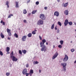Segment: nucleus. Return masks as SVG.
Wrapping results in <instances>:
<instances>
[{"label":"nucleus","instance_id":"41","mask_svg":"<svg viewBox=\"0 0 76 76\" xmlns=\"http://www.w3.org/2000/svg\"><path fill=\"white\" fill-rule=\"evenodd\" d=\"M57 33H59V32H60V31H59V29H57Z\"/></svg>","mask_w":76,"mask_h":76},{"label":"nucleus","instance_id":"42","mask_svg":"<svg viewBox=\"0 0 76 76\" xmlns=\"http://www.w3.org/2000/svg\"><path fill=\"white\" fill-rule=\"evenodd\" d=\"M23 22H24V23H26V20H23Z\"/></svg>","mask_w":76,"mask_h":76},{"label":"nucleus","instance_id":"27","mask_svg":"<svg viewBox=\"0 0 76 76\" xmlns=\"http://www.w3.org/2000/svg\"><path fill=\"white\" fill-rule=\"evenodd\" d=\"M30 73H31V74H33L34 73V71L32 69L30 70Z\"/></svg>","mask_w":76,"mask_h":76},{"label":"nucleus","instance_id":"59","mask_svg":"<svg viewBox=\"0 0 76 76\" xmlns=\"http://www.w3.org/2000/svg\"><path fill=\"white\" fill-rule=\"evenodd\" d=\"M72 41H71V43H72Z\"/></svg>","mask_w":76,"mask_h":76},{"label":"nucleus","instance_id":"16","mask_svg":"<svg viewBox=\"0 0 76 76\" xmlns=\"http://www.w3.org/2000/svg\"><path fill=\"white\" fill-rule=\"evenodd\" d=\"M37 30L36 29H35L34 31L32 32V34L33 35H35V34H36V32H37Z\"/></svg>","mask_w":76,"mask_h":76},{"label":"nucleus","instance_id":"52","mask_svg":"<svg viewBox=\"0 0 76 76\" xmlns=\"http://www.w3.org/2000/svg\"><path fill=\"white\" fill-rule=\"evenodd\" d=\"M57 1H58V2H60V0H57Z\"/></svg>","mask_w":76,"mask_h":76},{"label":"nucleus","instance_id":"4","mask_svg":"<svg viewBox=\"0 0 76 76\" xmlns=\"http://www.w3.org/2000/svg\"><path fill=\"white\" fill-rule=\"evenodd\" d=\"M43 23L44 21L41 19H40L39 20L37 23V24L39 25H43Z\"/></svg>","mask_w":76,"mask_h":76},{"label":"nucleus","instance_id":"56","mask_svg":"<svg viewBox=\"0 0 76 76\" xmlns=\"http://www.w3.org/2000/svg\"><path fill=\"white\" fill-rule=\"evenodd\" d=\"M46 45H48V42H46Z\"/></svg>","mask_w":76,"mask_h":76},{"label":"nucleus","instance_id":"47","mask_svg":"<svg viewBox=\"0 0 76 76\" xmlns=\"http://www.w3.org/2000/svg\"><path fill=\"white\" fill-rule=\"evenodd\" d=\"M26 76H29V73L28 74H26Z\"/></svg>","mask_w":76,"mask_h":76},{"label":"nucleus","instance_id":"22","mask_svg":"<svg viewBox=\"0 0 76 76\" xmlns=\"http://www.w3.org/2000/svg\"><path fill=\"white\" fill-rule=\"evenodd\" d=\"M27 36L29 37H32V34L31 33L28 34L27 35Z\"/></svg>","mask_w":76,"mask_h":76},{"label":"nucleus","instance_id":"53","mask_svg":"<svg viewBox=\"0 0 76 76\" xmlns=\"http://www.w3.org/2000/svg\"><path fill=\"white\" fill-rule=\"evenodd\" d=\"M7 5L8 7L9 8V5Z\"/></svg>","mask_w":76,"mask_h":76},{"label":"nucleus","instance_id":"44","mask_svg":"<svg viewBox=\"0 0 76 76\" xmlns=\"http://www.w3.org/2000/svg\"><path fill=\"white\" fill-rule=\"evenodd\" d=\"M35 64H38L39 63V62L37 61H36L35 63Z\"/></svg>","mask_w":76,"mask_h":76},{"label":"nucleus","instance_id":"15","mask_svg":"<svg viewBox=\"0 0 76 76\" xmlns=\"http://www.w3.org/2000/svg\"><path fill=\"white\" fill-rule=\"evenodd\" d=\"M10 57L11 58H12V57H13V51H12V52L10 54Z\"/></svg>","mask_w":76,"mask_h":76},{"label":"nucleus","instance_id":"24","mask_svg":"<svg viewBox=\"0 0 76 76\" xmlns=\"http://www.w3.org/2000/svg\"><path fill=\"white\" fill-rule=\"evenodd\" d=\"M14 37H15L16 38H18V35L16 33H15L14 35Z\"/></svg>","mask_w":76,"mask_h":76},{"label":"nucleus","instance_id":"49","mask_svg":"<svg viewBox=\"0 0 76 76\" xmlns=\"http://www.w3.org/2000/svg\"><path fill=\"white\" fill-rule=\"evenodd\" d=\"M8 39L9 40H10V38L8 37Z\"/></svg>","mask_w":76,"mask_h":76},{"label":"nucleus","instance_id":"29","mask_svg":"<svg viewBox=\"0 0 76 76\" xmlns=\"http://www.w3.org/2000/svg\"><path fill=\"white\" fill-rule=\"evenodd\" d=\"M69 24V25H72L73 24V23H72V21H70L69 22H68Z\"/></svg>","mask_w":76,"mask_h":76},{"label":"nucleus","instance_id":"26","mask_svg":"<svg viewBox=\"0 0 76 76\" xmlns=\"http://www.w3.org/2000/svg\"><path fill=\"white\" fill-rule=\"evenodd\" d=\"M54 24H53L52 25L51 27V29H54Z\"/></svg>","mask_w":76,"mask_h":76},{"label":"nucleus","instance_id":"28","mask_svg":"<svg viewBox=\"0 0 76 76\" xmlns=\"http://www.w3.org/2000/svg\"><path fill=\"white\" fill-rule=\"evenodd\" d=\"M58 25H59V26H61V22H60L58 21Z\"/></svg>","mask_w":76,"mask_h":76},{"label":"nucleus","instance_id":"51","mask_svg":"<svg viewBox=\"0 0 76 76\" xmlns=\"http://www.w3.org/2000/svg\"><path fill=\"white\" fill-rule=\"evenodd\" d=\"M29 74L30 75V76H32V74H31V73H29Z\"/></svg>","mask_w":76,"mask_h":76},{"label":"nucleus","instance_id":"2","mask_svg":"<svg viewBox=\"0 0 76 76\" xmlns=\"http://www.w3.org/2000/svg\"><path fill=\"white\" fill-rule=\"evenodd\" d=\"M61 65L62 66H63V69H63V71L64 72H66V66H67V63L66 62H64L63 63H61Z\"/></svg>","mask_w":76,"mask_h":76},{"label":"nucleus","instance_id":"10","mask_svg":"<svg viewBox=\"0 0 76 76\" xmlns=\"http://www.w3.org/2000/svg\"><path fill=\"white\" fill-rule=\"evenodd\" d=\"M68 23H69V21L68 20H66L64 22V24L65 26H67V25H68Z\"/></svg>","mask_w":76,"mask_h":76},{"label":"nucleus","instance_id":"21","mask_svg":"<svg viewBox=\"0 0 76 76\" xmlns=\"http://www.w3.org/2000/svg\"><path fill=\"white\" fill-rule=\"evenodd\" d=\"M22 51L23 53V54H25L26 53V52H27V51H26V50H22Z\"/></svg>","mask_w":76,"mask_h":76},{"label":"nucleus","instance_id":"33","mask_svg":"<svg viewBox=\"0 0 76 76\" xmlns=\"http://www.w3.org/2000/svg\"><path fill=\"white\" fill-rule=\"evenodd\" d=\"M8 35L9 36H12V33L11 32H10L9 33H8Z\"/></svg>","mask_w":76,"mask_h":76},{"label":"nucleus","instance_id":"31","mask_svg":"<svg viewBox=\"0 0 76 76\" xmlns=\"http://www.w3.org/2000/svg\"><path fill=\"white\" fill-rule=\"evenodd\" d=\"M0 55L1 56L3 55V53L1 50H0Z\"/></svg>","mask_w":76,"mask_h":76},{"label":"nucleus","instance_id":"50","mask_svg":"<svg viewBox=\"0 0 76 76\" xmlns=\"http://www.w3.org/2000/svg\"><path fill=\"white\" fill-rule=\"evenodd\" d=\"M31 15V13H29L28 14V16H30V15Z\"/></svg>","mask_w":76,"mask_h":76},{"label":"nucleus","instance_id":"3","mask_svg":"<svg viewBox=\"0 0 76 76\" xmlns=\"http://www.w3.org/2000/svg\"><path fill=\"white\" fill-rule=\"evenodd\" d=\"M39 18H41L42 20H45L46 18L45 15H44L43 14H40L39 15Z\"/></svg>","mask_w":76,"mask_h":76},{"label":"nucleus","instance_id":"20","mask_svg":"<svg viewBox=\"0 0 76 76\" xmlns=\"http://www.w3.org/2000/svg\"><path fill=\"white\" fill-rule=\"evenodd\" d=\"M10 50V48L9 47H7L6 49V51L7 52H9Z\"/></svg>","mask_w":76,"mask_h":76},{"label":"nucleus","instance_id":"6","mask_svg":"<svg viewBox=\"0 0 76 76\" xmlns=\"http://www.w3.org/2000/svg\"><path fill=\"white\" fill-rule=\"evenodd\" d=\"M65 57L63 59V61L64 62L67 61L68 60V59H69V57H68V56H67V55H65Z\"/></svg>","mask_w":76,"mask_h":76},{"label":"nucleus","instance_id":"35","mask_svg":"<svg viewBox=\"0 0 76 76\" xmlns=\"http://www.w3.org/2000/svg\"><path fill=\"white\" fill-rule=\"evenodd\" d=\"M58 47H59V48H62V46L61 45H59L58 46Z\"/></svg>","mask_w":76,"mask_h":76},{"label":"nucleus","instance_id":"7","mask_svg":"<svg viewBox=\"0 0 76 76\" xmlns=\"http://www.w3.org/2000/svg\"><path fill=\"white\" fill-rule=\"evenodd\" d=\"M58 53L57 52L56 53H55V54L52 57V59L53 60H54V59H55L58 56Z\"/></svg>","mask_w":76,"mask_h":76},{"label":"nucleus","instance_id":"11","mask_svg":"<svg viewBox=\"0 0 76 76\" xmlns=\"http://www.w3.org/2000/svg\"><path fill=\"white\" fill-rule=\"evenodd\" d=\"M54 15L57 17L58 16H59V12L58 11H55L54 13Z\"/></svg>","mask_w":76,"mask_h":76},{"label":"nucleus","instance_id":"37","mask_svg":"<svg viewBox=\"0 0 76 76\" xmlns=\"http://www.w3.org/2000/svg\"><path fill=\"white\" fill-rule=\"evenodd\" d=\"M9 1H7L6 2V5H9Z\"/></svg>","mask_w":76,"mask_h":76},{"label":"nucleus","instance_id":"32","mask_svg":"<svg viewBox=\"0 0 76 76\" xmlns=\"http://www.w3.org/2000/svg\"><path fill=\"white\" fill-rule=\"evenodd\" d=\"M11 16H13V14H10L8 16V18H11Z\"/></svg>","mask_w":76,"mask_h":76},{"label":"nucleus","instance_id":"61","mask_svg":"<svg viewBox=\"0 0 76 76\" xmlns=\"http://www.w3.org/2000/svg\"><path fill=\"white\" fill-rule=\"evenodd\" d=\"M57 39H58V38H57Z\"/></svg>","mask_w":76,"mask_h":76},{"label":"nucleus","instance_id":"18","mask_svg":"<svg viewBox=\"0 0 76 76\" xmlns=\"http://www.w3.org/2000/svg\"><path fill=\"white\" fill-rule=\"evenodd\" d=\"M37 12V10H34L32 12V14H35V13H36Z\"/></svg>","mask_w":76,"mask_h":76},{"label":"nucleus","instance_id":"39","mask_svg":"<svg viewBox=\"0 0 76 76\" xmlns=\"http://www.w3.org/2000/svg\"><path fill=\"white\" fill-rule=\"evenodd\" d=\"M36 4L37 5H38L39 4V1H37L36 2Z\"/></svg>","mask_w":76,"mask_h":76},{"label":"nucleus","instance_id":"43","mask_svg":"<svg viewBox=\"0 0 76 76\" xmlns=\"http://www.w3.org/2000/svg\"><path fill=\"white\" fill-rule=\"evenodd\" d=\"M44 9H45V10H47V7H44Z\"/></svg>","mask_w":76,"mask_h":76},{"label":"nucleus","instance_id":"9","mask_svg":"<svg viewBox=\"0 0 76 76\" xmlns=\"http://www.w3.org/2000/svg\"><path fill=\"white\" fill-rule=\"evenodd\" d=\"M12 58V61H18V58H16V57L14 56H13Z\"/></svg>","mask_w":76,"mask_h":76},{"label":"nucleus","instance_id":"1","mask_svg":"<svg viewBox=\"0 0 76 76\" xmlns=\"http://www.w3.org/2000/svg\"><path fill=\"white\" fill-rule=\"evenodd\" d=\"M42 41L40 43V47H42L41 49L42 51H44V52H45L47 50V47L45 46V45H44V43L46 42V40L43 39L42 40Z\"/></svg>","mask_w":76,"mask_h":76},{"label":"nucleus","instance_id":"13","mask_svg":"<svg viewBox=\"0 0 76 76\" xmlns=\"http://www.w3.org/2000/svg\"><path fill=\"white\" fill-rule=\"evenodd\" d=\"M16 6L15 7L16 8H18L19 7V2H17L16 1L15 2Z\"/></svg>","mask_w":76,"mask_h":76},{"label":"nucleus","instance_id":"36","mask_svg":"<svg viewBox=\"0 0 76 76\" xmlns=\"http://www.w3.org/2000/svg\"><path fill=\"white\" fill-rule=\"evenodd\" d=\"M71 51L73 53V52H74L75 51V49H72L71 50Z\"/></svg>","mask_w":76,"mask_h":76},{"label":"nucleus","instance_id":"34","mask_svg":"<svg viewBox=\"0 0 76 76\" xmlns=\"http://www.w3.org/2000/svg\"><path fill=\"white\" fill-rule=\"evenodd\" d=\"M6 75L7 76H9L10 75V73L9 72H7L6 73Z\"/></svg>","mask_w":76,"mask_h":76},{"label":"nucleus","instance_id":"30","mask_svg":"<svg viewBox=\"0 0 76 76\" xmlns=\"http://www.w3.org/2000/svg\"><path fill=\"white\" fill-rule=\"evenodd\" d=\"M63 42H64L63 40L60 41V43L61 45H63Z\"/></svg>","mask_w":76,"mask_h":76},{"label":"nucleus","instance_id":"25","mask_svg":"<svg viewBox=\"0 0 76 76\" xmlns=\"http://www.w3.org/2000/svg\"><path fill=\"white\" fill-rule=\"evenodd\" d=\"M19 53L20 54V55H22V52L20 50H19Z\"/></svg>","mask_w":76,"mask_h":76},{"label":"nucleus","instance_id":"8","mask_svg":"<svg viewBox=\"0 0 76 76\" xmlns=\"http://www.w3.org/2000/svg\"><path fill=\"white\" fill-rule=\"evenodd\" d=\"M27 37V36H22V41H26V38Z\"/></svg>","mask_w":76,"mask_h":76},{"label":"nucleus","instance_id":"38","mask_svg":"<svg viewBox=\"0 0 76 76\" xmlns=\"http://www.w3.org/2000/svg\"><path fill=\"white\" fill-rule=\"evenodd\" d=\"M26 67H29V64H27L26 65Z\"/></svg>","mask_w":76,"mask_h":76},{"label":"nucleus","instance_id":"58","mask_svg":"<svg viewBox=\"0 0 76 76\" xmlns=\"http://www.w3.org/2000/svg\"><path fill=\"white\" fill-rule=\"evenodd\" d=\"M75 32H76V29L75 30Z\"/></svg>","mask_w":76,"mask_h":76},{"label":"nucleus","instance_id":"55","mask_svg":"<svg viewBox=\"0 0 76 76\" xmlns=\"http://www.w3.org/2000/svg\"><path fill=\"white\" fill-rule=\"evenodd\" d=\"M39 73H41V71H40V70H39Z\"/></svg>","mask_w":76,"mask_h":76},{"label":"nucleus","instance_id":"45","mask_svg":"<svg viewBox=\"0 0 76 76\" xmlns=\"http://www.w3.org/2000/svg\"><path fill=\"white\" fill-rule=\"evenodd\" d=\"M2 24L3 25H5V22H4L2 23Z\"/></svg>","mask_w":76,"mask_h":76},{"label":"nucleus","instance_id":"40","mask_svg":"<svg viewBox=\"0 0 76 76\" xmlns=\"http://www.w3.org/2000/svg\"><path fill=\"white\" fill-rule=\"evenodd\" d=\"M39 38L40 39V40H42V37H41V36H39Z\"/></svg>","mask_w":76,"mask_h":76},{"label":"nucleus","instance_id":"14","mask_svg":"<svg viewBox=\"0 0 76 76\" xmlns=\"http://www.w3.org/2000/svg\"><path fill=\"white\" fill-rule=\"evenodd\" d=\"M64 13L66 15H69V11L68 10H66L64 11Z\"/></svg>","mask_w":76,"mask_h":76},{"label":"nucleus","instance_id":"12","mask_svg":"<svg viewBox=\"0 0 76 76\" xmlns=\"http://www.w3.org/2000/svg\"><path fill=\"white\" fill-rule=\"evenodd\" d=\"M69 4V3L67 2L65 3H63L62 4L63 6L64 7H66Z\"/></svg>","mask_w":76,"mask_h":76},{"label":"nucleus","instance_id":"5","mask_svg":"<svg viewBox=\"0 0 76 76\" xmlns=\"http://www.w3.org/2000/svg\"><path fill=\"white\" fill-rule=\"evenodd\" d=\"M22 73L24 75H25L28 74V73H27V69L26 68L24 69L23 70Z\"/></svg>","mask_w":76,"mask_h":76},{"label":"nucleus","instance_id":"17","mask_svg":"<svg viewBox=\"0 0 76 76\" xmlns=\"http://www.w3.org/2000/svg\"><path fill=\"white\" fill-rule=\"evenodd\" d=\"M0 36L2 38H4V36L2 33H1L0 34Z\"/></svg>","mask_w":76,"mask_h":76},{"label":"nucleus","instance_id":"60","mask_svg":"<svg viewBox=\"0 0 76 76\" xmlns=\"http://www.w3.org/2000/svg\"><path fill=\"white\" fill-rule=\"evenodd\" d=\"M10 67H11V66H10Z\"/></svg>","mask_w":76,"mask_h":76},{"label":"nucleus","instance_id":"46","mask_svg":"<svg viewBox=\"0 0 76 76\" xmlns=\"http://www.w3.org/2000/svg\"><path fill=\"white\" fill-rule=\"evenodd\" d=\"M55 30H57V26H56L55 27Z\"/></svg>","mask_w":76,"mask_h":76},{"label":"nucleus","instance_id":"62","mask_svg":"<svg viewBox=\"0 0 76 76\" xmlns=\"http://www.w3.org/2000/svg\"><path fill=\"white\" fill-rule=\"evenodd\" d=\"M11 66H12V64H11Z\"/></svg>","mask_w":76,"mask_h":76},{"label":"nucleus","instance_id":"57","mask_svg":"<svg viewBox=\"0 0 76 76\" xmlns=\"http://www.w3.org/2000/svg\"><path fill=\"white\" fill-rule=\"evenodd\" d=\"M55 47V45H54L53 48H54Z\"/></svg>","mask_w":76,"mask_h":76},{"label":"nucleus","instance_id":"23","mask_svg":"<svg viewBox=\"0 0 76 76\" xmlns=\"http://www.w3.org/2000/svg\"><path fill=\"white\" fill-rule=\"evenodd\" d=\"M27 13V11H26V9H24L23 10V13L24 14H26Z\"/></svg>","mask_w":76,"mask_h":76},{"label":"nucleus","instance_id":"19","mask_svg":"<svg viewBox=\"0 0 76 76\" xmlns=\"http://www.w3.org/2000/svg\"><path fill=\"white\" fill-rule=\"evenodd\" d=\"M7 33H9V32H11V30L7 28Z\"/></svg>","mask_w":76,"mask_h":76},{"label":"nucleus","instance_id":"54","mask_svg":"<svg viewBox=\"0 0 76 76\" xmlns=\"http://www.w3.org/2000/svg\"><path fill=\"white\" fill-rule=\"evenodd\" d=\"M7 52V54H10V52Z\"/></svg>","mask_w":76,"mask_h":76},{"label":"nucleus","instance_id":"48","mask_svg":"<svg viewBox=\"0 0 76 76\" xmlns=\"http://www.w3.org/2000/svg\"><path fill=\"white\" fill-rule=\"evenodd\" d=\"M3 22H3V21L2 20H1V23H3Z\"/></svg>","mask_w":76,"mask_h":76}]
</instances>
